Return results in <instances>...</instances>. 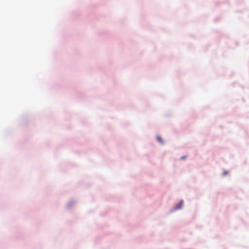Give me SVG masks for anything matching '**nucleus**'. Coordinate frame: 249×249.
<instances>
[{"label": "nucleus", "instance_id": "3", "mask_svg": "<svg viewBox=\"0 0 249 249\" xmlns=\"http://www.w3.org/2000/svg\"><path fill=\"white\" fill-rule=\"evenodd\" d=\"M185 156H183L181 157V159H185Z\"/></svg>", "mask_w": 249, "mask_h": 249}, {"label": "nucleus", "instance_id": "1", "mask_svg": "<svg viewBox=\"0 0 249 249\" xmlns=\"http://www.w3.org/2000/svg\"><path fill=\"white\" fill-rule=\"evenodd\" d=\"M157 140L160 143H163V141H162V138L160 136H157Z\"/></svg>", "mask_w": 249, "mask_h": 249}, {"label": "nucleus", "instance_id": "2", "mask_svg": "<svg viewBox=\"0 0 249 249\" xmlns=\"http://www.w3.org/2000/svg\"><path fill=\"white\" fill-rule=\"evenodd\" d=\"M182 205H183V201H180V203H179L178 204V205L177 206V208H177V209H180V208L181 207V206H182Z\"/></svg>", "mask_w": 249, "mask_h": 249}]
</instances>
